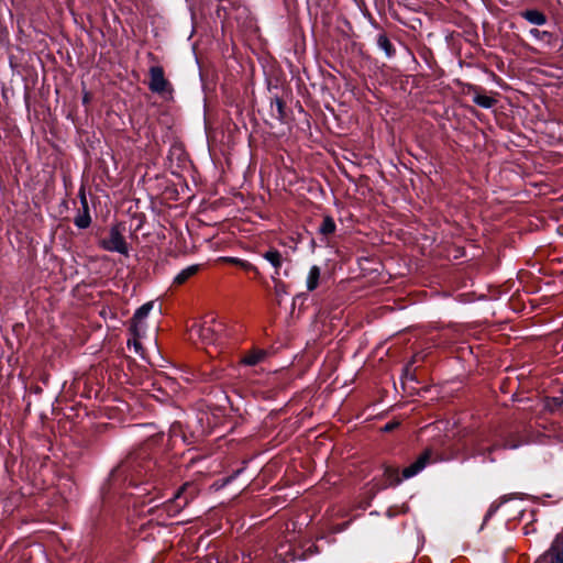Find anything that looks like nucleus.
I'll use <instances>...</instances> for the list:
<instances>
[{"label": "nucleus", "instance_id": "1", "mask_svg": "<svg viewBox=\"0 0 563 563\" xmlns=\"http://www.w3.org/2000/svg\"><path fill=\"white\" fill-rule=\"evenodd\" d=\"M172 468L164 462L153 457L152 446L145 443L132 451L111 470L101 487V503L91 509V518L96 525L106 523L108 517L114 516L112 499L119 495L123 506H145L163 496L169 485Z\"/></svg>", "mask_w": 563, "mask_h": 563}, {"label": "nucleus", "instance_id": "2", "mask_svg": "<svg viewBox=\"0 0 563 563\" xmlns=\"http://www.w3.org/2000/svg\"><path fill=\"white\" fill-rule=\"evenodd\" d=\"M199 494V487L195 482H185L180 485L170 498L148 509L153 515L158 511L165 512L167 517H175L189 505Z\"/></svg>", "mask_w": 563, "mask_h": 563}, {"label": "nucleus", "instance_id": "3", "mask_svg": "<svg viewBox=\"0 0 563 563\" xmlns=\"http://www.w3.org/2000/svg\"><path fill=\"white\" fill-rule=\"evenodd\" d=\"M433 451L426 449L417 460L409 466L405 467L399 476V470L397 467L386 465L384 467V476L388 482L389 486H397L402 479H408L419 474L424 467L432 462Z\"/></svg>", "mask_w": 563, "mask_h": 563}, {"label": "nucleus", "instance_id": "4", "mask_svg": "<svg viewBox=\"0 0 563 563\" xmlns=\"http://www.w3.org/2000/svg\"><path fill=\"white\" fill-rule=\"evenodd\" d=\"M148 89L159 96L164 101H173L174 100V86L173 84L165 77V70L162 66L155 65L150 67L148 69Z\"/></svg>", "mask_w": 563, "mask_h": 563}, {"label": "nucleus", "instance_id": "5", "mask_svg": "<svg viewBox=\"0 0 563 563\" xmlns=\"http://www.w3.org/2000/svg\"><path fill=\"white\" fill-rule=\"evenodd\" d=\"M120 224L112 225L109 231V238L101 239L99 246L108 252H117L122 255L129 254L128 243L122 235Z\"/></svg>", "mask_w": 563, "mask_h": 563}, {"label": "nucleus", "instance_id": "6", "mask_svg": "<svg viewBox=\"0 0 563 563\" xmlns=\"http://www.w3.org/2000/svg\"><path fill=\"white\" fill-rule=\"evenodd\" d=\"M466 93L468 96H472V101L476 106L484 109H492L498 102V100L495 97L487 95L486 90L477 85L468 84Z\"/></svg>", "mask_w": 563, "mask_h": 563}, {"label": "nucleus", "instance_id": "7", "mask_svg": "<svg viewBox=\"0 0 563 563\" xmlns=\"http://www.w3.org/2000/svg\"><path fill=\"white\" fill-rule=\"evenodd\" d=\"M536 563H563V536L558 534Z\"/></svg>", "mask_w": 563, "mask_h": 563}, {"label": "nucleus", "instance_id": "8", "mask_svg": "<svg viewBox=\"0 0 563 563\" xmlns=\"http://www.w3.org/2000/svg\"><path fill=\"white\" fill-rule=\"evenodd\" d=\"M262 257L267 261L274 269L272 276H280V272L284 263L287 258L282 254V252L275 247H268L266 251L261 253Z\"/></svg>", "mask_w": 563, "mask_h": 563}, {"label": "nucleus", "instance_id": "9", "mask_svg": "<svg viewBox=\"0 0 563 563\" xmlns=\"http://www.w3.org/2000/svg\"><path fill=\"white\" fill-rule=\"evenodd\" d=\"M267 88L271 93L269 100H271L272 115L278 120H283L286 115V112H285L286 103L283 100V98H280L278 96L277 92L273 91L274 89L277 90L278 86L277 85L273 86L272 81L268 80Z\"/></svg>", "mask_w": 563, "mask_h": 563}, {"label": "nucleus", "instance_id": "10", "mask_svg": "<svg viewBox=\"0 0 563 563\" xmlns=\"http://www.w3.org/2000/svg\"><path fill=\"white\" fill-rule=\"evenodd\" d=\"M219 261L222 263L229 264V265L236 266L240 269L244 271L245 273H249V274L252 273L253 278L256 280L262 279V274L258 271V268L246 260H242L239 257H232V256H222L219 258Z\"/></svg>", "mask_w": 563, "mask_h": 563}, {"label": "nucleus", "instance_id": "11", "mask_svg": "<svg viewBox=\"0 0 563 563\" xmlns=\"http://www.w3.org/2000/svg\"><path fill=\"white\" fill-rule=\"evenodd\" d=\"M377 47L385 53L388 59L396 56V46L386 32H379L376 35Z\"/></svg>", "mask_w": 563, "mask_h": 563}, {"label": "nucleus", "instance_id": "12", "mask_svg": "<svg viewBox=\"0 0 563 563\" xmlns=\"http://www.w3.org/2000/svg\"><path fill=\"white\" fill-rule=\"evenodd\" d=\"M80 200H81V206H82V212L78 213L74 218V224L78 229H87L91 224V217L89 213L88 202H87L85 192L82 190L80 191Z\"/></svg>", "mask_w": 563, "mask_h": 563}, {"label": "nucleus", "instance_id": "13", "mask_svg": "<svg viewBox=\"0 0 563 563\" xmlns=\"http://www.w3.org/2000/svg\"><path fill=\"white\" fill-rule=\"evenodd\" d=\"M521 18L534 25H544L548 22V16L539 9H527L520 12Z\"/></svg>", "mask_w": 563, "mask_h": 563}, {"label": "nucleus", "instance_id": "14", "mask_svg": "<svg viewBox=\"0 0 563 563\" xmlns=\"http://www.w3.org/2000/svg\"><path fill=\"white\" fill-rule=\"evenodd\" d=\"M200 269L201 265L199 264H194L184 268L174 277L173 285L181 286L186 284L191 277L196 276Z\"/></svg>", "mask_w": 563, "mask_h": 563}, {"label": "nucleus", "instance_id": "15", "mask_svg": "<svg viewBox=\"0 0 563 563\" xmlns=\"http://www.w3.org/2000/svg\"><path fill=\"white\" fill-rule=\"evenodd\" d=\"M267 353L264 350L254 349L246 352L241 360V363L247 366H255L265 360Z\"/></svg>", "mask_w": 563, "mask_h": 563}, {"label": "nucleus", "instance_id": "16", "mask_svg": "<svg viewBox=\"0 0 563 563\" xmlns=\"http://www.w3.org/2000/svg\"><path fill=\"white\" fill-rule=\"evenodd\" d=\"M335 231L336 224L334 219L329 214L323 216L322 222L318 228V233L322 235L324 239H328L329 236L333 235Z\"/></svg>", "mask_w": 563, "mask_h": 563}, {"label": "nucleus", "instance_id": "17", "mask_svg": "<svg viewBox=\"0 0 563 563\" xmlns=\"http://www.w3.org/2000/svg\"><path fill=\"white\" fill-rule=\"evenodd\" d=\"M320 276H321L320 267L317 265L311 266L308 272L307 279H306V286H307L308 291H313L314 289L318 288Z\"/></svg>", "mask_w": 563, "mask_h": 563}, {"label": "nucleus", "instance_id": "18", "mask_svg": "<svg viewBox=\"0 0 563 563\" xmlns=\"http://www.w3.org/2000/svg\"><path fill=\"white\" fill-rule=\"evenodd\" d=\"M272 282L274 283V291L277 299V302L280 303L282 297L288 294V286L277 276H271Z\"/></svg>", "mask_w": 563, "mask_h": 563}, {"label": "nucleus", "instance_id": "19", "mask_svg": "<svg viewBox=\"0 0 563 563\" xmlns=\"http://www.w3.org/2000/svg\"><path fill=\"white\" fill-rule=\"evenodd\" d=\"M153 307H154L153 301H148V302L143 303L141 307H139L135 310V312L133 314L134 320H136V321H140V320L144 321V319L148 316V313L151 312Z\"/></svg>", "mask_w": 563, "mask_h": 563}, {"label": "nucleus", "instance_id": "20", "mask_svg": "<svg viewBox=\"0 0 563 563\" xmlns=\"http://www.w3.org/2000/svg\"><path fill=\"white\" fill-rule=\"evenodd\" d=\"M563 407V397H547L544 399V409L553 412Z\"/></svg>", "mask_w": 563, "mask_h": 563}, {"label": "nucleus", "instance_id": "21", "mask_svg": "<svg viewBox=\"0 0 563 563\" xmlns=\"http://www.w3.org/2000/svg\"><path fill=\"white\" fill-rule=\"evenodd\" d=\"M419 56L424 60V63L427 64V66L430 70L434 69V67L437 66V62H435L433 53L430 48L421 49L419 52Z\"/></svg>", "mask_w": 563, "mask_h": 563}, {"label": "nucleus", "instance_id": "22", "mask_svg": "<svg viewBox=\"0 0 563 563\" xmlns=\"http://www.w3.org/2000/svg\"><path fill=\"white\" fill-rule=\"evenodd\" d=\"M129 330L132 332L133 336H141L145 331L144 321H136L132 317Z\"/></svg>", "mask_w": 563, "mask_h": 563}, {"label": "nucleus", "instance_id": "23", "mask_svg": "<svg viewBox=\"0 0 563 563\" xmlns=\"http://www.w3.org/2000/svg\"><path fill=\"white\" fill-rule=\"evenodd\" d=\"M522 443H523L522 441L517 440L514 437H508V438L505 439L503 446L505 449L514 450V449L519 448Z\"/></svg>", "mask_w": 563, "mask_h": 563}, {"label": "nucleus", "instance_id": "24", "mask_svg": "<svg viewBox=\"0 0 563 563\" xmlns=\"http://www.w3.org/2000/svg\"><path fill=\"white\" fill-rule=\"evenodd\" d=\"M530 34L538 40H549L552 34L548 31H540L539 29H531Z\"/></svg>", "mask_w": 563, "mask_h": 563}, {"label": "nucleus", "instance_id": "25", "mask_svg": "<svg viewBox=\"0 0 563 563\" xmlns=\"http://www.w3.org/2000/svg\"><path fill=\"white\" fill-rule=\"evenodd\" d=\"M139 338L140 336H133L132 340H128V345L133 346L136 353H141V351L143 350L142 343L140 342Z\"/></svg>", "mask_w": 563, "mask_h": 563}, {"label": "nucleus", "instance_id": "26", "mask_svg": "<svg viewBox=\"0 0 563 563\" xmlns=\"http://www.w3.org/2000/svg\"><path fill=\"white\" fill-rule=\"evenodd\" d=\"M399 426H400V422H399V421L391 420V421L387 422V423L382 428V430H383L384 432H391V431L396 430Z\"/></svg>", "mask_w": 563, "mask_h": 563}, {"label": "nucleus", "instance_id": "27", "mask_svg": "<svg viewBox=\"0 0 563 563\" xmlns=\"http://www.w3.org/2000/svg\"><path fill=\"white\" fill-rule=\"evenodd\" d=\"M91 101V95L89 92H85L82 96V104L87 106Z\"/></svg>", "mask_w": 563, "mask_h": 563}, {"label": "nucleus", "instance_id": "28", "mask_svg": "<svg viewBox=\"0 0 563 563\" xmlns=\"http://www.w3.org/2000/svg\"><path fill=\"white\" fill-rule=\"evenodd\" d=\"M31 390L34 393V394H41L42 393V388L38 386V385H34L31 387Z\"/></svg>", "mask_w": 563, "mask_h": 563}, {"label": "nucleus", "instance_id": "29", "mask_svg": "<svg viewBox=\"0 0 563 563\" xmlns=\"http://www.w3.org/2000/svg\"><path fill=\"white\" fill-rule=\"evenodd\" d=\"M288 275H289L288 269H284V276H286V277H287Z\"/></svg>", "mask_w": 563, "mask_h": 563}, {"label": "nucleus", "instance_id": "30", "mask_svg": "<svg viewBox=\"0 0 563 563\" xmlns=\"http://www.w3.org/2000/svg\"><path fill=\"white\" fill-rule=\"evenodd\" d=\"M209 330H210L209 328H208V329L202 328V335H206V334H205V332H206V331H209Z\"/></svg>", "mask_w": 563, "mask_h": 563}, {"label": "nucleus", "instance_id": "31", "mask_svg": "<svg viewBox=\"0 0 563 563\" xmlns=\"http://www.w3.org/2000/svg\"><path fill=\"white\" fill-rule=\"evenodd\" d=\"M311 246H312V249L316 246V242L313 239L311 240Z\"/></svg>", "mask_w": 563, "mask_h": 563}]
</instances>
